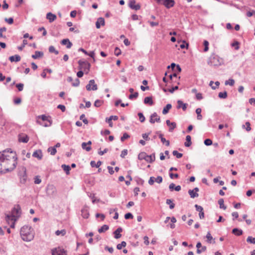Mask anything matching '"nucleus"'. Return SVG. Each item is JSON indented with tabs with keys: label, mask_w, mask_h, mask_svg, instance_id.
<instances>
[{
	"label": "nucleus",
	"mask_w": 255,
	"mask_h": 255,
	"mask_svg": "<svg viewBox=\"0 0 255 255\" xmlns=\"http://www.w3.org/2000/svg\"><path fill=\"white\" fill-rule=\"evenodd\" d=\"M2 161L5 163V167H3L4 173L13 170L17 164V156L16 153L10 148L4 150L1 152Z\"/></svg>",
	"instance_id": "f257e3e1"
},
{
	"label": "nucleus",
	"mask_w": 255,
	"mask_h": 255,
	"mask_svg": "<svg viewBox=\"0 0 255 255\" xmlns=\"http://www.w3.org/2000/svg\"><path fill=\"white\" fill-rule=\"evenodd\" d=\"M20 234L21 239L24 241H31L34 238V236L31 231V227L27 225L23 226L21 228Z\"/></svg>",
	"instance_id": "f03ea898"
},
{
	"label": "nucleus",
	"mask_w": 255,
	"mask_h": 255,
	"mask_svg": "<svg viewBox=\"0 0 255 255\" xmlns=\"http://www.w3.org/2000/svg\"><path fill=\"white\" fill-rule=\"evenodd\" d=\"M20 215V207L18 205L14 206L11 210L10 215H7L5 217V220L9 224V220L16 221Z\"/></svg>",
	"instance_id": "7ed1b4c3"
},
{
	"label": "nucleus",
	"mask_w": 255,
	"mask_h": 255,
	"mask_svg": "<svg viewBox=\"0 0 255 255\" xmlns=\"http://www.w3.org/2000/svg\"><path fill=\"white\" fill-rule=\"evenodd\" d=\"M207 63L211 66H219L223 63V60L217 55L213 53L208 58Z\"/></svg>",
	"instance_id": "20e7f679"
},
{
	"label": "nucleus",
	"mask_w": 255,
	"mask_h": 255,
	"mask_svg": "<svg viewBox=\"0 0 255 255\" xmlns=\"http://www.w3.org/2000/svg\"><path fill=\"white\" fill-rule=\"evenodd\" d=\"M79 66L78 68L79 70H82L84 72H86V74H88L91 67V64L87 61H84L82 60H80L78 62Z\"/></svg>",
	"instance_id": "39448f33"
},
{
	"label": "nucleus",
	"mask_w": 255,
	"mask_h": 255,
	"mask_svg": "<svg viewBox=\"0 0 255 255\" xmlns=\"http://www.w3.org/2000/svg\"><path fill=\"white\" fill-rule=\"evenodd\" d=\"M46 194L50 197H54L57 194V190L53 185H48L46 188Z\"/></svg>",
	"instance_id": "423d86ee"
},
{
	"label": "nucleus",
	"mask_w": 255,
	"mask_h": 255,
	"mask_svg": "<svg viewBox=\"0 0 255 255\" xmlns=\"http://www.w3.org/2000/svg\"><path fill=\"white\" fill-rule=\"evenodd\" d=\"M52 255H67V251L64 249L58 247L51 250Z\"/></svg>",
	"instance_id": "0eeeda50"
},
{
	"label": "nucleus",
	"mask_w": 255,
	"mask_h": 255,
	"mask_svg": "<svg viewBox=\"0 0 255 255\" xmlns=\"http://www.w3.org/2000/svg\"><path fill=\"white\" fill-rule=\"evenodd\" d=\"M86 88L88 91H96L98 89L97 85L95 84V80L93 79L89 81V84L86 85Z\"/></svg>",
	"instance_id": "6e6552de"
},
{
	"label": "nucleus",
	"mask_w": 255,
	"mask_h": 255,
	"mask_svg": "<svg viewBox=\"0 0 255 255\" xmlns=\"http://www.w3.org/2000/svg\"><path fill=\"white\" fill-rule=\"evenodd\" d=\"M149 122L151 124H154L155 122L159 123L161 122L160 118L158 116L156 113H154L150 117Z\"/></svg>",
	"instance_id": "1a4fd4ad"
},
{
	"label": "nucleus",
	"mask_w": 255,
	"mask_h": 255,
	"mask_svg": "<svg viewBox=\"0 0 255 255\" xmlns=\"http://www.w3.org/2000/svg\"><path fill=\"white\" fill-rule=\"evenodd\" d=\"M23 173L20 175V183L24 184L27 180L26 169L24 167H22Z\"/></svg>",
	"instance_id": "9d476101"
},
{
	"label": "nucleus",
	"mask_w": 255,
	"mask_h": 255,
	"mask_svg": "<svg viewBox=\"0 0 255 255\" xmlns=\"http://www.w3.org/2000/svg\"><path fill=\"white\" fill-rule=\"evenodd\" d=\"M196 247L197 249V253L198 254H200L202 253L205 252L207 250V247L206 246H202L200 242L197 243Z\"/></svg>",
	"instance_id": "9b49d317"
},
{
	"label": "nucleus",
	"mask_w": 255,
	"mask_h": 255,
	"mask_svg": "<svg viewBox=\"0 0 255 255\" xmlns=\"http://www.w3.org/2000/svg\"><path fill=\"white\" fill-rule=\"evenodd\" d=\"M135 3L134 0H130L128 4L130 8L137 10L140 9V5L139 3L135 4Z\"/></svg>",
	"instance_id": "f8f14e48"
},
{
	"label": "nucleus",
	"mask_w": 255,
	"mask_h": 255,
	"mask_svg": "<svg viewBox=\"0 0 255 255\" xmlns=\"http://www.w3.org/2000/svg\"><path fill=\"white\" fill-rule=\"evenodd\" d=\"M163 4L167 8H170L174 6L175 1L174 0H164Z\"/></svg>",
	"instance_id": "ddd939ff"
},
{
	"label": "nucleus",
	"mask_w": 255,
	"mask_h": 255,
	"mask_svg": "<svg viewBox=\"0 0 255 255\" xmlns=\"http://www.w3.org/2000/svg\"><path fill=\"white\" fill-rule=\"evenodd\" d=\"M92 144V141L89 140L87 142H83L81 144V147L83 149L87 151H89L91 150V145Z\"/></svg>",
	"instance_id": "4468645a"
},
{
	"label": "nucleus",
	"mask_w": 255,
	"mask_h": 255,
	"mask_svg": "<svg viewBox=\"0 0 255 255\" xmlns=\"http://www.w3.org/2000/svg\"><path fill=\"white\" fill-rule=\"evenodd\" d=\"M18 140L19 142L27 143L29 140V137L26 134H20L18 135Z\"/></svg>",
	"instance_id": "2eb2a0df"
},
{
	"label": "nucleus",
	"mask_w": 255,
	"mask_h": 255,
	"mask_svg": "<svg viewBox=\"0 0 255 255\" xmlns=\"http://www.w3.org/2000/svg\"><path fill=\"white\" fill-rule=\"evenodd\" d=\"M105 24V19L103 17H100L97 19L96 22V26L97 28H100L101 26H104Z\"/></svg>",
	"instance_id": "dca6fc26"
},
{
	"label": "nucleus",
	"mask_w": 255,
	"mask_h": 255,
	"mask_svg": "<svg viewBox=\"0 0 255 255\" xmlns=\"http://www.w3.org/2000/svg\"><path fill=\"white\" fill-rule=\"evenodd\" d=\"M81 215L83 218L85 219H88L89 218V212L87 207L85 206L81 210Z\"/></svg>",
	"instance_id": "f3484780"
},
{
	"label": "nucleus",
	"mask_w": 255,
	"mask_h": 255,
	"mask_svg": "<svg viewBox=\"0 0 255 255\" xmlns=\"http://www.w3.org/2000/svg\"><path fill=\"white\" fill-rule=\"evenodd\" d=\"M167 125L169 127V131L172 132L173 130L176 127V124L175 122H170L169 120L166 121Z\"/></svg>",
	"instance_id": "a211bd4d"
},
{
	"label": "nucleus",
	"mask_w": 255,
	"mask_h": 255,
	"mask_svg": "<svg viewBox=\"0 0 255 255\" xmlns=\"http://www.w3.org/2000/svg\"><path fill=\"white\" fill-rule=\"evenodd\" d=\"M61 44H62L63 45H66V48H68V49L70 48L72 46V42H71L69 40V39L68 38L63 39L61 41Z\"/></svg>",
	"instance_id": "6ab92c4d"
},
{
	"label": "nucleus",
	"mask_w": 255,
	"mask_h": 255,
	"mask_svg": "<svg viewBox=\"0 0 255 255\" xmlns=\"http://www.w3.org/2000/svg\"><path fill=\"white\" fill-rule=\"evenodd\" d=\"M187 105H188L187 104L183 103L181 100L177 101V108L178 109L181 108L184 111H185L187 109Z\"/></svg>",
	"instance_id": "aec40b11"
},
{
	"label": "nucleus",
	"mask_w": 255,
	"mask_h": 255,
	"mask_svg": "<svg viewBox=\"0 0 255 255\" xmlns=\"http://www.w3.org/2000/svg\"><path fill=\"white\" fill-rule=\"evenodd\" d=\"M46 18L49 22L51 23L56 19V15L51 12H48L46 14Z\"/></svg>",
	"instance_id": "412c9836"
},
{
	"label": "nucleus",
	"mask_w": 255,
	"mask_h": 255,
	"mask_svg": "<svg viewBox=\"0 0 255 255\" xmlns=\"http://www.w3.org/2000/svg\"><path fill=\"white\" fill-rule=\"evenodd\" d=\"M32 156L40 160L42 159L43 155L41 150H35L32 154Z\"/></svg>",
	"instance_id": "4be33fe9"
},
{
	"label": "nucleus",
	"mask_w": 255,
	"mask_h": 255,
	"mask_svg": "<svg viewBox=\"0 0 255 255\" xmlns=\"http://www.w3.org/2000/svg\"><path fill=\"white\" fill-rule=\"evenodd\" d=\"M155 153H153L151 155H147L146 158L145 159V160L147 161L148 163H152L153 161H155Z\"/></svg>",
	"instance_id": "5701e85b"
},
{
	"label": "nucleus",
	"mask_w": 255,
	"mask_h": 255,
	"mask_svg": "<svg viewBox=\"0 0 255 255\" xmlns=\"http://www.w3.org/2000/svg\"><path fill=\"white\" fill-rule=\"evenodd\" d=\"M21 57L18 55H14L13 56H10L9 57V60L10 61V62H18L20 60Z\"/></svg>",
	"instance_id": "b1692460"
},
{
	"label": "nucleus",
	"mask_w": 255,
	"mask_h": 255,
	"mask_svg": "<svg viewBox=\"0 0 255 255\" xmlns=\"http://www.w3.org/2000/svg\"><path fill=\"white\" fill-rule=\"evenodd\" d=\"M144 103L146 105L152 106L153 104L152 97H146L144 99Z\"/></svg>",
	"instance_id": "393cba45"
},
{
	"label": "nucleus",
	"mask_w": 255,
	"mask_h": 255,
	"mask_svg": "<svg viewBox=\"0 0 255 255\" xmlns=\"http://www.w3.org/2000/svg\"><path fill=\"white\" fill-rule=\"evenodd\" d=\"M206 238H207V242L208 243H215V239H213L212 236H211L210 232H208L206 235Z\"/></svg>",
	"instance_id": "a878e982"
},
{
	"label": "nucleus",
	"mask_w": 255,
	"mask_h": 255,
	"mask_svg": "<svg viewBox=\"0 0 255 255\" xmlns=\"http://www.w3.org/2000/svg\"><path fill=\"white\" fill-rule=\"evenodd\" d=\"M232 232L233 234L238 236L242 235L243 233L242 230L237 228L233 229Z\"/></svg>",
	"instance_id": "bb28decb"
},
{
	"label": "nucleus",
	"mask_w": 255,
	"mask_h": 255,
	"mask_svg": "<svg viewBox=\"0 0 255 255\" xmlns=\"http://www.w3.org/2000/svg\"><path fill=\"white\" fill-rule=\"evenodd\" d=\"M1 152H0V173H4L3 167H5V163L2 161Z\"/></svg>",
	"instance_id": "cd10ccee"
},
{
	"label": "nucleus",
	"mask_w": 255,
	"mask_h": 255,
	"mask_svg": "<svg viewBox=\"0 0 255 255\" xmlns=\"http://www.w3.org/2000/svg\"><path fill=\"white\" fill-rule=\"evenodd\" d=\"M43 56V53L41 51H36L34 54L32 55V58L36 59Z\"/></svg>",
	"instance_id": "c85d7f7f"
},
{
	"label": "nucleus",
	"mask_w": 255,
	"mask_h": 255,
	"mask_svg": "<svg viewBox=\"0 0 255 255\" xmlns=\"http://www.w3.org/2000/svg\"><path fill=\"white\" fill-rule=\"evenodd\" d=\"M172 108V105L170 104H168L166 105V106L163 108L162 110V114L163 115L167 114L169 111Z\"/></svg>",
	"instance_id": "c756f323"
},
{
	"label": "nucleus",
	"mask_w": 255,
	"mask_h": 255,
	"mask_svg": "<svg viewBox=\"0 0 255 255\" xmlns=\"http://www.w3.org/2000/svg\"><path fill=\"white\" fill-rule=\"evenodd\" d=\"M186 141L184 143V145L186 147H189L192 144L191 137L190 135H188L186 136Z\"/></svg>",
	"instance_id": "7c9ffc66"
},
{
	"label": "nucleus",
	"mask_w": 255,
	"mask_h": 255,
	"mask_svg": "<svg viewBox=\"0 0 255 255\" xmlns=\"http://www.w3.org/2000/svg\"><path fill=\"white\" fill-rule=\"evenodd\" d=\"M101 164L102 162L101 161H98L97 162H96L95 161H91L90 162V165L92 167L98 168Z\"/></svg>",
	"instance_id": "2f4dec72"
},
{
	"label": "nucleus",
	"mask_w": 255,
	"mask_h": 255,
	"mask_svg": "<svg viewBox=\"0 0 255 255\" xmlns=\"http://www.w3.org/2000/svg\"><path fill=\"white\" fill-rule=\"evenodd\" d=\"M109 227L108 225H104L100 228H99L98 229V232L99 233H102L106 232L108 230H109Z\"/></svg>",
	"instance_id": "473e14b6"
},
{
	"label": "nucleus",
	"mask_w": 255,
	"mask_h": 255,
	"mask_svg": "<svg viewBox=\"0 0 255 255\" xmlns=\"http://www.w3.org/2000/svg\"><path fill=\"white\" fill-rule=\"evenodd\" d=\"M188 193L190 196V197L192 198H194L199 196V194L197 193H196L193 190H189L188 191Z\"/></svg>",
	"instance_id": "72a5a7b5"
},
{
	"label": "nucleus",
	"mask_w": 255,
	"mask_h": 255,
	"mask_svg": "<svg viewBox=\"0 0 255 255\" xmlns=\"http://www.w3.org/2000/svg\"><path fill=\"white\" fill-rule=\"evenodd\" d=\"M201 112H202V110L201 108H199L196 110V113L197 115V119L198 120H201L202 119V116L201 114Z\"/></svg>",
	"instance_id": "f704fd0d"
},
{
	"label": "nucleus",
	"mask_w": 255,
	"mask_h": 255,
	"mask_svg": "<svg viewBox=\"0 0 255 255\" xmlns=\"http://www.w3.org/2000/svg\"><path fill=\"white\" fill-rule=\"evenodd\" d=\"M61 167L62 169L65 171L67 174H69L70 170H71V167L70 166L66 164H63L62 165Z\"/></svg>",
	"instance_id": "c9c22d12"
},
{
	"label": "nucleus",
	"mask_w": 255,
	"mask_h": 255,
	"mask_svg": "<svg viewBox=\"0 0 255 255\" xmlns=\"http://www.w3.org/2000/svg\"><path fill=\"white\" fill-rule=\"evenodd\" d=\"M224 199L223 198L220 199L218 200V204H219L220 208L221 209H223L224 210H226V208H227V207L224 205Z\"/></svg>",
	"instance_id": "e433bc0d"
},
{
	"label": "nucleus",
	"mask_w": 255,
	"mask_h": 255,
	"mask_svg": "<svg viewBox=\"0 0 255 255\" xmlns=\"http://www.w3.org/2000/svg\"><path fill=\"white\" fill-rule=\"evenodd\" d=\"M47 150L50 153V154L52 155H54L57 152L55 147H54V146L53 147H49L48 148Z\"/></svg>",
	"instance_id": "4c0bfd02"
},
{
	"label": "nucleus",
	"mask_w": 255,
	"mask_h": 255,
	"mask_svg": "<svg viewBox=\"0 0 255 255\" xmlns=\"http://www.w3.org/2000/svg\"><path fill=\"white\" fill-rule=\"evenodd\" d=\"M146 156L147 154H146L145 152H141L138 154V159L140 160L143 159L145 160V159L146 158Z\"/></svg>",
	"instance_id": "58836bf2"
},
{
	"label": "nucleus",
	"mask_w": 255,
	"mask_h": 255,
	"mask_svg": "<svg viewBox=\"0 0 255 255\" xmlns=\"http://www.w3.org/2000/svg\"><path fill=\"white\" fill-rule=\"evenodd\" d=\"M166 203L168 205H169V208L170 209H173L175 207V204L173 203L171 199H167L166 201Z\"/></svg>",
	"instance_id": "ea45409f"
},
{
	"label": "nucleus",
	"mask_w": 255,
	"mask_h": 255,
	"mask_svg": "<svg viewBox=\"0 0 255 255\" xmlns=\"http://www.w3.org/2000/svg\"><path fill=\"white\" fill-rule=\"evenodd\" d=\"M228 96L227 92L224 91V92H220L218 94V97L221 99H226Z\"/></svg>",
	"instance_id": "a19ab883"
},
{
	"label": "nucleus",
	"mask_w": 255,
	"mask_h": 255,
	"mask_svg": "<svg viewBox=\"0 0 255 255\" xmlns=\"http://www.w3.org/2000/svg\"><path fill=\"white\" fill-rule=\"evenodd\" d=\"M127 246V243L125 241H123L121 244H119L117 246V248L118 250H121L122 248L125 247Z\"/></svg>",
	"instance_id": "79ce46f5"
},
{
	"label": "nucleus",
	"mask_w": 255,
	"mask_h": 255,
	"mask_svg": "<svg viewBox=\"0 0 255 255\" xmlns=\"http://www.w3.org/2000/svg\"><path fill=\"white\" fill-rule=\"evenodd\" d=\"M172 154L174 156H175L177 158H180L183 156L182 153L178 152L177 150L173 151Z\"/></svg>",
	"instance_id": "37998d69"
},
{
	"label": "nucleus",
	"mask_w": 255,
	"mask_h": 255,
	"mask_svg": "<svg viewBox=\"0 0 255 255\" xmlns=\"http://www.w3.org/2000/svg\"><path fill=\"white\" fill-rule=\"evenodd\" d=\"M49 51L50 53H54L56 55H57L59 53L58 51L56 50L53 46H49Z\"/></svg>",
	"instance_id": "c03bdc74"
},
{
	"label": "nucleus",
	"mask_w": 255,
	"mask_h": 255,
	"mask_svg": "<svg viewBox=\"0 0 255 255\" xmlns=\"http://www.w3.org/2000/svg\"><path fill=\"white\" fill-rule=\"evenodd\" d=\"M135 180L138 185H142L143 184L144 182L142 179H141L138 177H135Z\"/></svg>",
	"instance_id": "a18cd8bd"
},
{
	"label": "nucleus",
	"mask_w": 255,
	"mask_h": 255,
	"mask_svg": "<svg viewBox=\"0 0 255 255\" xmlns=\"http://www.w3.org/2000/svg\"><path fill=\"white\" fill-rule=\"evenodd\" d=\"M235 84V81L233 79H229V80L226 81L225 84L226 85H229L231 86H233Z\"/></svg>",
	"instance_id": "49530a36"
},
{
	"label": "nucleus",
	"mask_w": 255,
	"mask_h": 255,
	"mask_svg": "<svg viewBox=\"0 0 255 255\" xmlns=\"http://www.w3.org/2000/svg\"><path fill=\"white\" fill-rule=\"evenodd\" d=\"M204 143L206 146H210L211 145L213 144L212 140L210 138H206L204 141Z\"/></svg>",
	"instance_id": "de8ad7c7"
},
{
	"label": "nucleus",
	"mask_w": 255,
	"mask_h": 255,
	"mask_svg": "<svg viewBox=\"0 0 255 255\" xmlns=\"http://www.w3.org/2000/svg\"><path fill=\"white\" fill-rule=\"evenodd\" d=\"M66 231L65 230H57L55 232V234L57 236H59L61 235L62 236H64L66 234Z\"/></svg>",
	"instance_id": "09e8293b"
},
{
	"label": "nucleus",
	"mask_w": 255,
	"mask_h": 255,
	"mask_svg": "<svg viewBox=\"0 0 255 255\" xmlns=\"http://www.w3.org/2000/svg\"><path fill=\"white\" fill-rule=\"evenodd\" d=\"M247 242L251 244H255V237L253 238L251 236H249L247 239Z\"/></svg>",
	"instance_id": "8fccbe9b"
},
{
	"label": "nucleus",
	"mask_w": 255,
	"mask_h": 255,
	"mask_svg": "<svg viewBox=\"0 0 255 255\" xmlns=\"http://www.w3.org/2000/svg\"><path fill=\"white\" fill-rule=\"evenodd\" d=\"M103 103V101L100 100H97L95 101L94 103V106L96 107H100L102 104Z\"/></svg>",
	"instance_id": "3c124183"
},
{
	"label": "nucleus",
	"mask_w": 255,
	"mask_h": 255,
	"mask_svg": "<svg viewBox=\"0 0 255 255\" xmlns=\"http://www.w3.org/2000/svg\"><path fill=\"white\" fill-rule=\"evenodd\" d=\"M203 45L204 46V51L206 52L209 49V42L207 40H204L203 42Z\"/></svg>",
	"instance_id": "603ef678"
},
{
	"label": "nucleus",
	"mask_w": 255,
	"mask_h": 255,
	"mask_svg": "<svg viewBox=\"0 0 255 255\" xmlns=\"http://www.w3.org/2000/svg\"><path fill=\"white\" fill-rule=\"evenodd\" d=\"M138 116L139 117V121L141 123H143L145 121V117L142 113H138Z\"/></svg>",
	"instance_id": "864d4df0"
},
{
	"label": "nucleus",
	"mask_w": 255,
	"mask_h": 255,
	"mask_svg": "<svg viewBox=\"0 0 255 255\" xmlns=\"http://www.w3.org/2000/svg\"><path fill=\"white\" fill-rule=\"evenodd\" d=\"M80 120H82L83 122L85 124H88V120L85 118V116L84 114H82L80 117Z\"/></svg>",
	"instance_id": "5fc2aeb1"
},
{
	"label": "nucleus",
	"mask_w": 255,
	"mask_h": 255,
	"mask_svg": "<svg viewBox=\"0 0 255 255\" xmlns=\"http://www.w3.org/2000/svg\"><path fill=\"white\" fill-rule=\"evenodd\" d=\"M138 96V92H135L134 94H131L129 95L128 98L130 100H133V99L137 98Z\"/></svg>",
	"instance_id": "6e6d98bb"
},
{
	"label": "nucleus",
	"mask_w": 255,
	"mask_h": 255,
	"mask_svg": "<svg viewBox=\"0 0 255 255\" xmlns=\"http://www.w3.org/2000/svg\"><path fill=\"white\" fill-rule=\"evenodd\" d=\"M130 136L128 133L125 132L123 134V135L121 137V140L122 141H124L125 139L128 138Z\"/></svg>",
	"instance_id": "4d7b16f0"
},
{
	"label": "nucleus",
	"mask_w": 255,
	"mask_h": 255,
	"mask_svg": "<svg viewBox=\"0 0 255 255\" xmlns=\"http://www.w3.org/2000/svg\"><path fill=\"white\" fill-rule=\"evenodd\" d=\"M22 43H22V44L21 46H18L17 47V48H18V49L19 50H22L23 49L24 46L27 44V41L26 40L24 39V40H23V42Z\"/></svg>",
	"instance_id": "13d9d810"
},
{
	"label": "nucleus",
	"mask_w": 255,
	"mask_h": 255,
	"mask_svg": "<svg viewBox=\"0 0 255 255\" xmlns=\"http://www.w3.org/2000/svg\"><path fill=\"white\" fill-rule=\"evenodd\" d=\"M34 182L36 184H39L41 182V180L40 178V176H36L34 177Z\"/></svg>",
	"instance_id": "bf43d9fd"
},
{
	"label": "nucleus",
	"mask_w": 255,
	"mask_h": 255,
	"mask_svg": "<svg viewBox=\"0 0 255 255\" xmlns=\"http://www.w3.org/2000/svg\"><path fill=\"white\" fill-rule=\"evenodd\" d=\"M239 42L237 41H235L232 44V46L234 47L236 50L239 49Z\"/></svg>",
	"instance_id": "052dcab7"
},
{
	"label": "nucleus",
	"mask_w": 255,
	"mask_h": 255,
	"mask_svg": "<svg viewBox=\"0 0 255 255\" xmlns=\"http://www.w3.org/2000/svg\"><path fill=\"white\" fill-rule=\"evenodd\" d=\"M133 217V216L131 213H128L125 215V218L126 220L132 219Z\"/></svg>",
	"instance_id": "680f3d73"
},
{
	"label": "nucleus",
	"mask_w": 255,
	"mask_h": 255,
	"mask_svg": "<svg viewBox=\"0 0 255 255\" xmlns=\"http://www.w3.org/2000/svg\"><path fill=\"white\" fill-rule=\"evenodd\" d=\"M16 87L19 91H22L23 89L24 85L22 83H18L16 85Z\"/></svg>",
	"instance_id": "e2e57ef3"
},
{
	"label": "nucleus",
	"mask_w": 255,
	"mask_h": 255,
	"mask_svg": "<svg viewBox=\"0 0 255 255\" xmlns=\"http://www.w3.org/2000/svg\"><path fill=\"white\" fill-rule=\"evenodd\" d=\"M162 177L161 176H158L156 178H155L154 182L160 184L162 182Z\"/></svg>",
	"instance_id": "0e129e2a"
},
{
	"label": "nucleus",
	"mask_w": 255,
	"mask_h": 255,
	"mask_svg": "<svg viewBox=\"0 0 255 255\" xmlns=\"http://www.w3.org/2000/svg\"><path fill=\"white\" fill-rule=\"evenodd\" d=\"M114 53H115V55L118 56L121 54V51L119 48L116 47L115 49Z\"/></svg>",
	"instance_id": "69168bd1"
},
{
	"label": "nucleus",
	"mask_w": 255,
	"mask_h": 255,
	"mask_svg": "<svg viewBox=\"0 0 255 255\" xmlns=\"http://www.w3.org/2000/svg\"><path fill=\"white\" fill-rule=\"evenodd\" d=\"M195 207L196 208V211L199 212H201L202 211H203V207L200 205L196 204L195 205Z\"/></svg>",
	"instance_id": "338daca9"
},
{
	"label": "nucleus",
	"mask_w": 255,
	"mask_h": 255,
	"mask_svg": "<svg viewBox=\"0 0 255 255\" xmlns=\"http://www.w3.org/2000/svg\"><path fill=\"white\" fill-rule=\"evenodd\" d=\"M4 20L9 24H11L13 23V19L12 17H9L8 18H5Z\"/></svg>",
	"instance_id": "774afa93"
}]
</instances>
